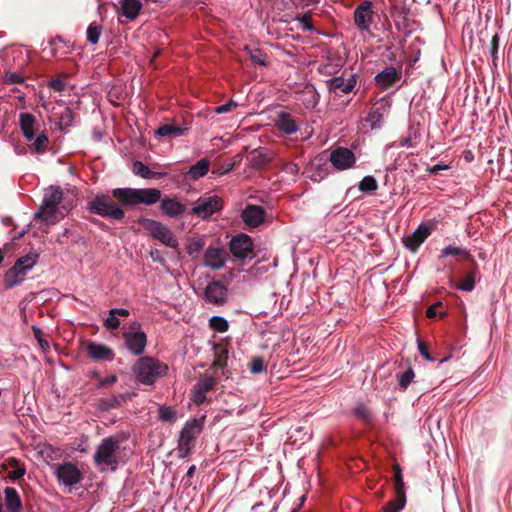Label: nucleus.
<instances>
[{"instance_id": "bb28decb", "label": "nucleus", "mask_w": 512, "mask_h": 512, "mask_svg": "<svg viewBox=\"0 0 512 512\" xmlns=\"http://www.w3.org/2000/svg\"><path fill=\"white\" fill-rule=\"evenodd\" d=\"M4 493L7 509L10 512H20L22 503L17 491L12 487H7L5 488Z\"/></svg>"}, {"instance_id": "f704fd0d", "label": "nucleus", "mask_w": 512, "mask_h": 512, "mask_svg": "<svg viewBox=\"0 0 512 512\" xmlns=\"http://www.w3.org/2000/svg\"><path fill=\"white\" fill-rule=\"evenodd\" d=\"M209 170V161L207 159H201L196 164L191 166L188 175L191 179H198L205 176Z\"/></svg>"}, {"instance_id": "774afa93", "label": "nucleus", "mask_w": 512, "mask_h": 512, "mask_svg": "<svg viewBox=\"0 0 512 512\" xmlns=\"http://www.w3.org/2000/svg\"><path fill=\"white\" fill-rule=\"evenodd\" d=\"M300 22L305 30L311 31L313 29L312 24L306 19V17H302Z\"/></svg>"}, {"instance_id": "ea45409f", "label": "nucleus", "mask_w": 512, "mask_h": 512, "mask_svg": "<svg viewBox=\"0 0 512 512\" xmlns=\"http://www.w3.org/2000/svg\"><path fill=\"white\" fill-rule=\"evenodd\" d=\"M331 87L337 91H341L343 93H350L352 91V80H344L340 77H335L331 79Z\"/></svg>"}, {"instance_id": "603ef678", "label": "nucleus", "mask_w": 512, "mask_h": 512, "mask_svg": "<svg viewBox=\"0 0 512 512\" xmlns=\"http://www.w3.org/2000/svg\"><path fill=\"white\" fill-rule=\"evenodd\" d=\"M283 171L292 177H295L298 175L299 167L293 162H286L283 164Z\"/></svg>"}, {"instance_id": "393cba45", "label": "nucleus", "mask_w": 512, "mask_h": 512, "mask_svg": "<svg viewBox=\"0 0 512 512\" xmlns=\"http://www.w3.org/2000/svg\"><path fill=\"white\" fill-rule=\"evenodd\" d=\"M120 4L122 14L130 20L136 19L142 8L140 0H120Z\"/></svg>"}, {"instance_id": "4468645a", "label": "nucleus", "mask_w": 512, "mask_h": 512, "mask_svg": "<svg viewBox=\"0 0 512 512\" xmlns=\"http://www.w3.org/2000/svg\"><path fill=\"white\" fill-rule=\"evenodd\" d=\"M215 378L211 375H203L199 378L192 390V399L196 404H202L206 399V393L215 386Z\"/></svg>"}, {"instance_id": "6ab92c4d", "label": "nucleus", "mask_w": 512, "mask_h": 512, "mask_svg": "<svg viewBox=\"0 0 512 512\" xmlns=\"http://www.w3.org/2000/svg\"><path fill=\"white\" fill-rule=\"evenodd\" d=\"M265 211L256 205H247L242 211V220L250 227H257L264 221Z\"/></svg>"}, {"instance_id": "cd10ccee", "label": "nucleus", "mask_w": 512, "mask_h": 512, "mask_svg": "<svg viewBox=\"0 0 512 512\" xmlns=\"http://www.w3.org/2000/svg\"><path fill=\"white\" fill-rule=\"evenodd\" d=\"M381 120L382 114L377 110H373L369 112L367 117L360 122L358 129L363 132L372 130L376 127H379V123L381 122Z\"/></svg>"}, {"instance_id": "79ce46f5", "label": "nucleus", "mask_w": 512, "mask_h": 512, "mask_svg": "<svg viewBox=\"0 0 512 512\" xmlns=\"http://www.w3.org/2000/svg\"><path fill=\"white\" fill-rule=\"evenodd\" d=\"M209 326L216 332H226L229 329L228 321L222 316H212L209 319Z\"/></svg>"}, {"instance_id": "e2e57ef3", "label": "nucleus", "mask_w": 512, "mask_h": 512, "mask_svg": "<svg viewBox=\"0 0 512 512\" xmlns=\"http://www.w3.org/2000/svg\"><path fill=\"white\" fill-rule=\"evenodd\" d=\"M150 256L153 259V261H155V262H159L161 264H164V262H165L164 258L161 256L159 250H157V249L151 250Z\"/></svg>"}, {"instance_id": "412c9836", "label": "nucleus", "mask_w": 512, "mask_h": 512, "mask_svg": "<svg viewBox=\"0 0 512 512\" xmlns=\"http://www.w3.org/2000/svg\"><path fill=\"white\" fill-rule=\"evenodd\" d=\"M276 127L287 135L294 134L298 131V123L295 118L288 112L280 111L275 120Z\"/></svg>"}, {"instance_id": "f3484780", "label": "nucleus", "mask_w": 512, "mask_h": 512, "mask_svg": "<svg viewBox=\"0 0 512 512\" xmlns=\"http://www.w3.org/2000/svg\"><path fill=\"white\" fill-rule=\"evenodd\" d=\"M160 200V210L168 217L176 218L183 215L186 211V206L176 197H164Z\"/></svg>"}, {"instance_id": "c9c22d12", "label": "nucleus", "mask_w": 512, "mask_h": 512, "mask_svg": "<svg viewBox=\"0 0 512 512\" xmlns=\"http://www.w3.org/2000/svg\"><path fill=\"white\" fill-rule=\"evenodd\" d=\"M474 268L469 271L468 275L456 284V288L462 291L470 292L475 287V276H476V263L473 261Z\"/></svg>"}, {"instance_id": "c03bdc74", "label": "nucleus", "mask_w": 512, "mask_h": 512, "mask_svg": "<svg viewBox=\"0 0 512 512\" xmlns=\"http://www.w3.org/2000/svg\"><path fill=\"white\" fill-rule=\"evenodd\" d=\"M102 33V28L96 22H92L87 28V40L91 44H97Z\"/></svg>"}, {"instance_id": "6e6552de", "label": "nucleus", "mask_w": 512, "mask_h": 512, "mask_svg": "<svg viewBox=\"0 0 512 512\" xmlns=\"http://www.w3.org/2000/svg\"><path fill=\"white\" fill-rule=\"evenodd\" d=\"M54 473L59 483L64 486H73L82 480L81 471L70 462L56 465Z\"/></svg>"}, {"instance_id": "5701e85b", "label": "nucleus", "mask_w": 512, "mask_h": 512, "mask_svg": "<svg viewBox=\"0 0 512 512\" xmlns=\"http://www.w3.org/2000/svg\"><path fill=\"white\" fill-rule=\"evenodd\" d=\"M87 353L94 360L111 361L114 357V353L109 347L98 343H90L87 347Z\"/></svg>"}, {"instance_id": "c756f323", "label": "nucleus", "mask_w": 512, "mask_h": 512, "mask_svg": "<svg viewBox=\"0 0 512 512\" xmlns=\"http://www.w3.org/2000/svg\"><path fill=\"white\" fill-rule=\"evenodd\" d=\"M30 270H24L23 267H19L15 273H13L12 276H10V269L6 272L5 274V277H4V284H5V287L10 289V288H13L17 285H19L24 279H25V276L26 274L29 272Z\"/></svg>"}, {"instance_id": "69168bd1", "label": "nucleus", "mask_w": 512, "mask_h": 512, "mask_svg": "<svg viewBox=\"0 0 512 512\" xmlns=\"http://www.w3.org/2000/svg\"><path fill=\"white\" fill-rule=\"evenodd\" d=\"M38 344L43 352L49 351V349H50L49 342L47 340H45L44 338L40 339V341H38Z\"/></svg>"}, {"instance_id": "de8ad7c7", "label": "nucleus", "mask_w": 512, "mask_h": 512, "mask_svg": "<svg viewBox=\"0 0 512 512\" xmlns=\"http://www.w3.org/2000/svg\"><path fill=\"white\" fill-rule=\"evenodd\" d=\"M249 369L253 374H259L264 371L265 365L261 357H254L251 359Z\"/></svg>"}, {"instance_id": "2f4dec72", "label": "nucleus", "mask_w": 512, "mask_h": 512, "mask_svg": "<svg viewBox=\"0 0 512 512\" xmlns=\"http://www.w3.org/2000/svg\"><path fill=\"white\" fill-rule=\"evenodd\" d=\"M38 260L37 254H27L23 257H20L13 267L10 268V276L15 273V271L21 266L24 268V270H32V268L35 266Z\"/></svg>"}, {"instance_id": "473e14b6", "label": "nucleus", "mask_w": 512, "mask_h": 512, "mask_svg": "<svg viewBox=\"0 0 512 512\" xmlns=\"http://www.w3.org/2000/svg\"><path fill=\"white\" fill-rule=\"evenodd\" d=\"M132 171H133V173L135 175L140 176V177H142L144 179H152V178L158 179V178H160L163 175L162 173L152 172L141 161H135L133 163Z\"/></svg>"}, {"instance_id": "72a5a7b5", "label": "nucleus", "mask_w": 512, "mask_h": 512, "mask_svg": "<svg viewBox=\"0 0 512 512\" xmlns=\"http://www.w3.org/2000/svg\"><path fill=\"white\" fill-rule=\"evenodd\" d=\"M406 504V493L402 492L400 496V492H395V498L390 500L384 507V512H400Z\"/></svg>"}, {"instance_id": "680f3d73", "label": "nucleus", "mask_w": 512, "mask_h": 512, "mask_svg": "<svg viewBox=\"0 0 512 512\" xmlns=\"http://www.w3.org/2000/svg\"><path fill=\"white\" fill-rule=\"evenodd\" d=\"M117 381V377L115 375H111L109 377L102 378L99 381V387H106L108 385L114 384Z\"/></svg>"}, {"instance_id": "20e7f679", "label": "nucleus", "mask_w": 512, "mask_h": 512, "mask_svg": "<svg viewBox=\"0 0 512 512\" xmlns=\"http://www.w3.org/2000/svg\"><path fill=\"white\" fill-rule=\"evenodd\" d=\"M123 338L127 349L135 356L141 355L147 345V336L141 324L131 321L123 326Z\"/></svg>"}, {"instance_id": "4c0bfd02", "label": "nucleus", "mask_w": 512, "mask_h": 512, "mask_svg": "<svg viewBox=\"0 0 512 512\" xmlns=\"http://www.w3.org/2000/svg\"><path fill=\"white\" fill-rule=\"evenodd\" d=\"M358 189L366 194H373L378 189V183L373 176H365L358 184Z\"/></svg>"}, {"instance_id": "0eeeda50", "label": "nucleus", "mask_w": 512, "mask_h": 512, "mask_svg": "<svg viewBox=\"0 0 512 512\" xmlns=\"http://www.w3.org/2000/svg\"><path fill=\"white\" fill-rule=\"evenodd\" d=\"M222 208V200L220 197L204 196L196 200L191 213L201 219H207Z\"/></svg>"}, {"instance_id": "0e129e2a", "label": "nucleus", "mask_w": 512, "mask_h": 512, "mask_svg": "<svg viewBox=\"0 0 512 512\" xmlns=\"http://www.w3.org/2000/svg\"><path fill=\"white\" fill-rule=\"evenodd\" d=\"M445 169H448V166L447 165H441V164H436L434 166H432L429 171L432 173V174H438L440 170H445Z\"/></svg>"}, {"instance_id": "2eb2a0df", "label": "nucleus", "mask_w": 512, "mask_h": 512, "mask_svg": "<svg viewBox=\"0 0 512 512\" xmlns=\"http://www.w3.org/2000/svg\"><path fill=\"white\" fill-rule=\"evenodd\" d=\"M430 234L431 228L421 224L413 233L403 238V244L407 249L415 252Z\"/></svg>"}, {"instance_id": "f03ea898", "label": "nucleus", "mask_w": 512, "mask_h": 512, "mask_svg": "<svg viewBox=\"0 0 512 512\" xmlns=\"http://www.w3.org/2000/svg\"><path fill=\"white\" fill-rule=\"evenodd\" d=\"M136 380L143 385H153L167 375L169 367L160 360L144 356L139 358L132 367Z\"/></svg>"}, {"instance_id": "b1692460", "label": "nucleus", "mask_w": 512, "mask_h": 512, "mask_svg": "<svg viewBox=\"0 0 512 512\" xmlns=\"http://www.w3.org/2000/svg\"><path fill=\"white\" fill-rule=\"evenodd\" d=\"M129 314V310L125 308H112L108 311V316L104 320V325L108 330H116L121 325V321L118 316L128 317Z\"/></svg>"}, {"instance_id": "7ed1b4c3", "label": "nucleus", "mask_w": 512, "mask_h": 512, "mask_svg": "<svg viewBox=\"0 0 512 512\" xmlns=\"http://www.w3.org/2000/svg\"><path fill=\"white\" fill-rule=\"evenodd\" d=\"M120 440L115 436L104 438L93 456L96 466L101 470H115L119 463Z\"/></svg>"}, {"instance_id": "9d476101", "label": "nucleus", "mask_w": 512, "mask_h": 512, "mask_svg": "<svg viewBox=\"0 0 512 512\" xmlns=\"http://www.w3.org/2000/svg\"><path fill=\"white\" fill-rule=\"evenodd\" d=\"M201 432V421L193 419L188 421L180 433L179 449L181 452L187 454L190 451L192 441Z\"/></svg>"}, {"instance_id": "3c124183", "label": "nucleus", "mask_w": 512, "mask_h": 512, "mask_svg": "<svg viewBox=\"0 0 512 512\" xmlns=\"http://www.w3.org/2000/svg\"><path fill=\"white\" fill-rule=\"evenodd\" d=\"M417 344H418V350L420 352V354L428 361H434V357L431 356V354L429 353V350H428V346L426 345V343L420 339H418L417 341Z\"/></svg>"}, {"instance_id": "7c9ffc66", "label": "nucleus", "mask_w": 512, "mask_h": 512, "mask_svg": "<svg viewBox=\"0 0 512 512\" xmlns=\"http://www.w3.org/2000/svg\"><path fill=\"white\" fill-rule=\"evenodd\" d=\"M126 400V395L119 394L108 398H103L98 403V408L101 411H109L111 409L118 408Z\"/></svg>"}, {"instance_id": "49530a36", "label": "nucleus", "mask_w": 512, "mask_h": 512, "mask_svg": "<svg viewBox=\"0 0 512 512\" xmlns=\"http://www.w3.org/2000/svg\"><path fill=\"white\" fill-rule=\"evenodd\" d=\"M354 415L362 419L365 423H370L373 418L371 410L363 405H359L354 409Z\"/></svg>"}, {"instance_id": "a18cd8bd", "label": "nucleus", "mask_w": 512, "mask_h": 512, "mask_svg": "<svg viewBox=\"0 0 512 512\" xmlns=\"http://www.w3.org/2000/svg\"><path fill=\"white\" fill-rule=\"evenodd\" d=\"M250 59L253 63L265 66L267 65V56L260 49L249 50Z\"/></svg>"}, {"instance_id": "c85d7f7f", "label": "nucleus", "mask_w": 512, "mask_h": 512, "mask_svg": "<svg viewBox=\"0 0 512 512\" xmlns=\"http://www.w3.org/2000/svg\"><path fill=\"white\" fill-rule=\"evenodd\" d=\"M62 201V192L57 187H49L44 194L41 205L57 207Z\"/></svg>"}, {"instance_id": "a878e982", "label": "nucleus", "mask_w": 512, "mask_h": 512, "mask_svg": "<svg viewBox=\"0 0 512 512\" xmlns=\"http://www.w3.org/2000/svg\"><path fill=\"white\" fill-rule=\"evenodd\" d=\"M35 118L32 114L22 113L20 115V127L23 135L28 141H32L35 136L34 132Z\"/></svg>"}, {"instance_id": "5fc2aeb1", "label": "nucleus", "mask_w": 512, "mask_h": 512, "mask_svg": "<svg viewBox=\"0 0 512 512\" xmlns=\"http://www.w3.org/2000/svg\"><path fill=\"white\" fill-rule=\"evenodd\" d=\"M72 118H73L72 111L70 109H65L64 113L62 114V116L60 118V125L65 126V127L70 126V124L72 122Z\"/></svg>"}, {"instance_id": "f257e3e1", "label": "nucleus", "mask_w": 512, "mask_h": 512, "mask_svg": "<svg viewBox=\"0 0 512 512\" xmlns=\"http://www.w3.org/2000/svg\"><path fill=\"white\" fill-rule=\"evenodd\" d=\"M111 197L125 206L153 205L160 201L161 191L156 188H115L111 191V196L106 194L96 195L89 202L88 209L102 217L122 220L125 212L112 201Z\"/></svg>"}, {"instance_id": "ddd939ff", "label": "nucleus", "mask_w": 512, "mask_h": 512, "mask_svg": "<svg viewBox=\"0 0 512 512\" xmlns=\"http://www.w3.org/2000/svg\"><path fill=\"white\" fill-rule=\"evenodd\" d=\"M329 161L338 171L349 169L352 166V150L345 147H337L330 152Z\"/></svg>"}, {"instance_id": "58836bf2", "label": "nucleus", "mask_w": 512, "mask_h": 512, "mask_svg": "<svg viewBox=\"0 0 512 512\" xmlns=\"http://www.w3.org/2000/svg\"><path fill=\"white\" fill-rule=\"evenodd\" d=\"M414 377L415 373L411 367H409L406 371L397 374L400 389L405 391L413 381Z\"/></svg>"}, {"instance_id": "9b49d317", "label": "nucleus", "mask_w": 512, "mask_h": 512, "mask_svg": "<svg viewBox=\"0 0 512 512\" xmlns=\"http://www.w3.org/2000/svg\"><path fill=\"white\" fill-rule=\"evenodd\" d=\"M228 258L227 251L221 247L209 246L203 257V264L212 270H219L224 267Z\"/></svg>"}, {"instance_id": "f8f14e48", "label": "nucleus", "mask_w": 512, "mask_h": 512, "mask_svg": "<svg viewBox=\"0 0 512 512\" xmlns=\"http://www.w3.org/2000/svg\"><path fill=\"white\" fill-rule=\"evenodd\" d=\"M230 251L236 258H247L253 251L252 239L246 234L234 236L230 241Z\"/></svg>"}, {"instance_id": "a19ab883", "label": "nucleus", "mask_w": 512, "mask_h": 512, "mask_svg": "<svg viewBox=\"0 0 512 512\" xmlns=\"http://www.w3.org/2000/svg\"><path fill=\"white\" fill-rule=\"evenodd\" d=\"M393 480H394V490L395 492H400V496L402 492H405V485L403 481L402 469L399 464H395L393 466Z\"/></svg>"}, {"instance_id": "6e6d98bb", "label": "nucleus", "mask_w": 512, "mask_h": 512, "mask_svg": "<svg viewBox=\"0 0 512 512\" xmlns=\"http://www.w3.org/2000/svg\"><path fill=\"white\" fill-rule=\"evenodd\" d=\"M5 82L8 84H16V83H22L23 78L17 74V73H7L5 74Z\"/></svg>"}, {"instance_id": "423d86ee", "label": "nucleus", "mask_w": 512, "mask_h": 512, "mask_svg": "<svg viewBox=\"0 0 512 512\" xmlns=\"http://www.w3.org/2000/svg\"><path fill=\"white\" fill-rule=\"evenodd\" d=\"M375 17L374 4L370 0L361 1L354 9V24L361 31L370 32V27L374 23Z\"/></svg>"}, {"instance_id": "37998d69", "label": "nucleus", "mask_w": 512, "mask_h": 512, "mask_svg": "<svg viewBox=\"0 0 512 512\" xmlns=\"http://www.w3.org/2000/svg\"><path fill=\"white\" fill-rule=\"evenodd\" d=\"M31 142V147L35 150V152L42 154L46 151L48 145V137L44 133H41L37 136H34V139Z\"/></svg>"}, {"instance_id": "8fccbe9b", "label": "nucleus", "mask_w": 512, "mask_h": 512, "mask_svg": "<svg viewBox=\"0 0 512 512\" xmlns=\"http://www.w3.org/2000/svg\"><path fill=\"white\" fill-rule=\"evenodd\" d=\"M203 247V242L199 239H191L189 240L186 249L187 253L190 255H193L195 253H198Z\"/></svg>"}, {"instance_id": "a211bd4d", "label": "nucleus", "mask_w": 512, "mask_h": 512, "mask_svg": "<svg viewBox=\"0 0 512 512\" xmlns=\"http://www.w3.org/2000/svg\"><path fill=\"white\" fill-rule=\"evenodd\" d=\"M187 131L188 128L185 124L179 125L175 120H171L160 125L155 134L159 137L176 138L185 135Z\"/></svg>"}, {"instance_id": "338daca9", "label": "nucleus", "mask_w": 512, "mask_h": 512, "mask_svg": "<svg viewBox=\"0 0 512 512\" xmlns=\"http://www.w3.org/2000/svg\"><path fill=\"white\" fill-rule=\"evenodd\" d=\"M32 330H33L34 337L36 338L37 341H40V339L44 338L43 332L40 328L33 326Z\"/></svg>"}, {"instance_id": "13d9d810", "label": "nucleus", "mask_w": 512, "mask_h": 512, "mask_svg": "<svg viewBox=\"0 0 512 512\" xmlns=\"http://www.w3.org/2000/svg\"><path fill=\"white\" fill-rule=\"evenodd\" d=\"M268 157L266 154L259 152L257 155L253 158L252 162L254 166H262L265 165L268 162Z\"/></svg>"}, {"instance_id": "aec40b11", "label": "nucleus", "mask_w": 512, "mask_h": 512, "mask_svg": "<svg viewBox=\"0 0 512 512\" xmlns=\"http://www.w3.org/2000/svg\"><path fill=\"white\" fill-rule=\"evenodd\" d=\"M401 78V73L394 67H387L375 76L376 85L382 89L392 87Z\"/></svg>"}, {"instance_id": "e433bc0d", "label": "nucleus", "mask_w": 512, "mask_h": 512, "mask_svg": "<svg viewBox=\"0 0 512 512\" xmlns=\"http://www.w3.org/2000/svg\"><path fill=\"white\" fill-rule=\"evenodd\" d=\"M447 256H461L464 259L473 261L472 256L466 249L452 246V245L445 247L441 251L440 258L447 257Z\"/></svg>"}, {"instance_id": "4be33fe9", "label": "nucleus", "mask_w": 512, "mask_h": 512, "mask_svg": "<svg viewBox=\"0 0 512 512\" xmlns=\"http://www.w3.org/2000/svg\"><path fill=\"white\" fill-rule=\"evenodd\" d=\"M64 215L58 211L57 207L41 205L39 211L35 214V218L46 224H55L62 219Z\"/></svg>"}, {"instance_id": "052dcab7", "label": "nucleus", "mask_w": 512, "mask_h": 512, "mask_svg": "<svg viewBox=\"0 0 512 512\" xmlns=\"http://www.w3.org/2000/svg\"><path fill=\"white\" fill-rule=\"evenodd\" d=\"M49 87L54 91H62L65 88V83L61 79H54L49 82Z\"/></svg>"}, {"instance_id": "4d7b16f0", "label": "nucleus", "mask_w": 512, "mask_h": 512, "mask_svg": "<svg viewBox=\"0 0 512 512\" xmlns=\"http://www.w3.org/2000/svg\"><path fill=\"white\" fill-rule=\"evenodd\" d=\"M442 306V302H437L431 306H429L426 310V317L430 319H434L437 317V315H440L437 312V308Z\"/></svg>"}, {"instance_id": "dca6fc26", "label": "nucleus", "mask_w": 512, "mask_h": 512, "mask_svg": "<svg viewBox=\"0 0 512 512\" xmlns=\"http://www.w3.org/2000/svg\"><path fill=\"white\" fill-rule=\"evenodd\" d=\"M329 160L326 155H319L311 161L310 167L308 169L309 177L314 182H320L323 180L328 174V164Z\"/></svg>"}, {"instance_id": "09e8293b", "label": "nucleus", "mask_w": 512, "mask_h": 512, "mask_svg": "<svg viewBox=\"0 0 512 512\" xmlns=\"http://www.w3.org/2000/svg\"><path fill=\"white\" fill-rule=\"evenodd\" d=\"M159 419L164 422H173L175 420V411L170 407H161L159 409Z\"/></svg>"}, {"instance_id": "864d4df0", "label": "nucleus", "mask_w": 512, "mask_h": 512, "mask_svg": "<svg viewBox=\"0 0 512 512\" xmlns=\"http://www.w3.org/2000/svg\"><path fill=\"white\" fill-rule=\"evenodd\" d=\"M235 107H237V103L235 101L231 100L224 105L217 106L214 109V112L217 114H224V113L230 112Z\"/></svg>"}, {"instance_id": "bf43d9fd", "label": "nucleus", "mask_w": 512, "mask_h": 512, "mask_svg": "<svg viewBox=\"0 0 512 512\" xmlns=\"http://www.w3.org/2000/svg\"><path fill=\"white\" fill-rule=\"evenodd\" d=\"M499 46V37L495 34L490 41V53L493 58H496V54Z\"/></svg>"}, {"instance_id": "1a4fd4ad", "label": "nucleus", "mask_w": 512, "mask_h": 512, "mask_svg": "<svg viewBox=\"0 0 512 512\" xmlns=\"http://www.w3.org/2000/svg\"><path fill=\"white\" fill-rule=\"evenodd\" d=\"M227 299L228 288L221 281H212L204 289V300L207 303L222 306Z\"/></svg>"}, {"instance_id": "39448f33", "label": "nucleus", "mask_w": 512, "mask_h": 512, "mask_svg": "<svg viewBox=\"0 0 512 512\" xmlns=\"http://www.w3.org/2000/svg\"><path fill=\"white\" fill-rule=\"evenodd\" d=\"M140 224L150 233L153 238L157 239L165 246L170 248L178 247L179 243L177 238L173 232L163 223L157 220L143 218L140 220Z\"/></svg>"}]
</instances>
